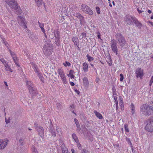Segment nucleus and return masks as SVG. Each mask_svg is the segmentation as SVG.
Listing matches in <instances>:
<instances>
[{
    "instance_id": "f257e3e1",
    "label": "nucleus",
    "mask_w": 153,
    "mask_h": 153,
    "mask_svg": "<svg viewBox=\"0 0 153 153\" xmlns=\"http://www.w3.org/2000/svg\"><path fill=\"white\" fill-rule=\"evenodd\" d=\"M146 104L141 105L140 108L141 113L146 116L153 115V109Z\"/></svg>"
},
{
    "instance_id": "f03ea898",
    "label": "nucleus",
    "mask_w": 153,
    "mask_h": 153,
    "mask_svg": "<svg viewBox=\"0 0 153 153\" xmlns=\"http://www.w3.org/2000/svg\"><path fill=\"white\" fill-rule=\"evenodd\" d=\"M5 2L12 9L17 10L16 12L17 14H21L22 11L20 7H18L17 1L15 0H4Z\"/></svg>"
},
{
    "instance_id": "7ed1b4c3",
    "label": "nucleus",
    "mask_w": 153,
    "mask_h": 153,
    "mask_svg": "<svg viewBox=\"0 0 153 153\" xmlns=\"http://www.w3.org/2000/svg\"><path fill=\"white\" fill-rule=\"evenodd\" d=\"M145 129L150 132H153V117L149 118L146 121Z\"/></svg>"
},
{
    "instance_id": "20e7f679",
    "label": "nucleus",
    "mask_w": 153,
    "mask_h": 153,
    "mask_svg": "<svg viewBox=\"0 0 153 153\" xmlns=\"http://www.w3.org/2000/svg\"><path fill=\"white\" fill-rule=\"evenodd\" d=\"M53 49V47L50 44L45 43L43 47V51L46 56H48L52 53Z\"/></svg>"
},
{
    "instance_id": "39448f33",
    "label": "nucleus",
    "mask_w": 153,
    "mask_h": 153,
    "mask_svg": "<svg viewBox=\"0 0 153 153\" xmlns=\"http://www.w3.org/2000/svg\"><path fill=\"white\" fill-rule=\"evenodd\" d=\"M57 72L64 84L67 83V79L65 73L62 68H60L57 70Z\"/></svg>"
},
{
    "instance_id": "423d86ee",
    "label": "nucleus",
    "mask_w": 153,
    "mask_h": 153,
    "mask_svg": "<svg viewBox=\"0 0 153 153\" xmlns=\"http://www.w3.org/2000/svg\"><path fill=\"white\" fill-rule=\"evenodd\" d=\"M116 38L117 39L120 45L123 47L124 46L126 40L124 37L120 33H117L116 35Z\"/></svg>"
},
{
    "instance_id": "0eeeda50",
    "label": "nucleus",
    "mask_w": 153,
    "mask_h": 153,
    "mask_svg": "<svg viewBox=\"0 0 153 153\" xmlns=\"http://www.w3.org/2000/svg\"><path fill=\"white\" fill-rule=\"evenodd\" d=\"M117 45V43L115 40L114 39L111 40V48L112 51L115 53L116 55H117L118 53V48Z\"/></svg>"
},
{
    "instance_id": "6e6552de",
    "label": "nucleus",
    "mask_w": 153,
    "mask_h": 153,
    "mask_svg": "<svg viewBox=\"0 0 153 153\" xmlns=\"http://www.w3.org/2000/svg\"><path fill=\"white\" fill-rule=\"evenodd\" d=\"M135 74L136 77H139L140 79H142L144 74L143 70L140 68H138L136 69Z\"/></svg>"
},
{
    "instance_id": "1a4fd4ad",
    "label": "nucleus",
    "mask_w": 153,
    "mask_h": 153,
    "mask_svg": "<svg viewBox=\"0 0 153 153\" xmlns=\"http://www.w3.org/2000/svg\"><path fill=\"white\" fill-rule=\"evenodd\" d=\"M10 53L15 64L16 66L19 67L20 65L18 63L19 59L15 53L14 52L11 51L10 50Z\"/></svg>"
},
{
    "instance_id": "9d476101",
    "label": "nucleus",
    "mask_w": 153,
    "mask_h": 153,
    "mask_svg": "<svg viewBox=\"0 0 153 153\" xmlns=\"http://www.w3.org/2000/svg\"><path fill=\"white\" fill-rule=\"evenodd\" d=\"M135 18V17H134L131 15H127L124 18V20L127 22L128 24L132 25Z\"/></svg>"
},
{
    "instance_id": "9b49d317",
    "label": "nucleus",
    "mask_w": 153,
    "mask_h": 153,
    "mask_svg": "<svg viewBox=\"0 0 153 153\" xmlns=\"http://www.w3.org/2000/svg\"><path fill=\"white\" fill-rule=\"evenodd\" d=\"M34 126L35 128L38 132L39 134L42 137L44 136L43 128L42 127L38 126L36 124H35Z\"/></svg>"
},
{
    "instance_id": "f8f14e48",
    "label": "nucleus",
    "mask_w": 153,
    "mask_h": 153,
    "mask_svg": "<svg viewBox=\"0 0 153 153\" xmlns=\"http://www.w3.org/2000/svg\"><path fill=\"white\" fill-rule=\"evenodd\" d=\"M26 85L28 87L29 91L30 94H33L34 91L33 88V84L30 81H27L26 82Z\"/></svg>"
},
{
    "instance_id": "ddd939ff",
    "label": "nucleus",
    "mask_w": 153,
    "mask_h": 153,
    "mask_svg": "<svg viewBox=\"0 0 153 153\" xmlns=\"http://www.w3.org/2000/svg\"><path fill=\"white\" fill-rule=\"evenodd\" d=\"M8 140L7 139H0V149H4L7 145Z\"/></svg>"
},
{
    "instance_id": "4468645a",
    "label": "nucleus",
    "mask_w": 153,
    "mask_h": 153,
    "mask_svg": "<svg viewBox=\"0 0 153 153\" xmlns=\"http://www.w3.org/2000/svg\"><path fill=\"white\" fill-rule=\"evenodd\" d=\"M17 20L20 26L24 25V23L26 22L25 18L21 16H18Z\"/></svg>"
},
{
    "instance_id": "2eb2a0df",
    "label": "nucleus",
    "mask_w": 153,
    "mask_h": 153,
    "mask_svg": "<svg viewBox=\"0 0 153 153\" xmlns=\"http://www.w3.org/2000/svg\"><path fill=\"white\" fill-rule=\"evenodd\" d=\"M72 40L74 44L77 46V47L79 48V40L78 38L76 36L74 37L72 39Z\"/></svg>"
},
{
    "instance_id": "dca6fc26",
    "label": "nucleus",
    "mask_w": 153,
    "mask_h": 153,
    "mask_svg": "<svg viewBox=\"0 0 153 153\" xmlns=\"http://www.w3.org/2000/svg\"><path fill=\"white\" fill-rule=\"evenodd\" d=\"M83 70L84 72H86L88 71V64L87 63L85 62L82 64Z\"/></svg>"
},
{
    "instance_id": "f3484780",
    "label": "nucleus",
    "mask_w": 153,
    "mask_h": 153,
    "mask_svg": "<svg viewBox=\"0 0 153 153\" xmlns=\"http://www.w3.org/2000/svg\"><path fill=\"white\" fill-rule=\"evenodd\" d=\"M83 80L84 85L85 86H88L89 85V82L88 78L86 77H84Z\"/></svg>"
},
{
    "instance_id": "a211bd4d",
    "label": "nucleus",
    "mask_w": 153,
    "mask_h": 153,
    "mask_svg": "<svg viewBox=\"0 0 153 153\" xmlns=\"http://www.w3.org/2000/svg\"><path fill=\"white\" fill-rule=\"evenodd\" d=\"M119 99L120 100V102H119V104L121 107V110H123L124 109V107L123 102L122 100V98L121 96H120L119 97Z\"/></svg>"
},
{
    "instance_id": "6ab92c4d",
    "label": "nucleus",
    "mask_w": 153,
    "mask_h": 153,
    "mask_svg": "<svg viewBox=\"0 0 153 153\" xmlns=\"http://www.w3.org/2000/svg\"><path fill=\"white\" fill-rule=\"evenodd\" d=\"M133 22L137 27H141L142 26L141 23L139 22L135 18Z\"/></svg>"
},
{
    "instance_id": "aec40b11",
    "label": "nucleus",
    "mask_w": 153,
    "mask_h": 153,
    "mask_svg": "<svg viewBox=\"0 0 153 153\" xmlns=\"http://www.w3.org/2000/svg\"><path fill=\"white\" fill-rule=\"evenodd\" d=\"M61 149L62 153H65V152H68V150L67 149L65 145L64 144H62V145Z\"/></svg>"
},
{
    "instance_id": "412c9836",
    "label": "nucleus",
    "mask_w": 153,
    "mask_h": 153,
    "mask_svg": "<svg viewBox=\"0 0 153 153\" xmlns=\"http://www.w3.org/2000/svg\"><path fill=\"white\" fill-rule=\"evenodd\" d=\"M34 1L38 7H40L42 5L43 0H34Z\"/></svg>"
},
{
    "instance_id": "4be33fe9",
    "label": "nucleus",
    "mask_w": 153,
    "mask_h": 153,
    "mask_svg": "<svg viewBox=\"0 0 153 153\" xmlns=\"http://www.w3.org/2000/svg\"><path fill=\"white\" fill-rule=\"evenodd\" d=\"M130 108L132 114H134L135 112V108L134 105L133 103H131L130 106Z\"/></svg>"
},
{
    "instance_id": "5701e85b",
    "label": "nucleus",
    "mask_w": 153,
    "mask_h": 153,
    "mask_svg": "<svg viewBox=\"0 0 153 153\" xmlns=\"http://www.w3.org/2000/svg\"><path fill=\"white\" fill-rule=\"evenodd\" d=\"M4 65L5 67V69L6 71H9L11 72H13V71L11 69L10 66H9L7 63Z\"/></svg>"
},
{
    "instance_id": "b1692460",
    "label": "nucleus",
    "mask_w": 153,
    "mask_h": 153,
    "mask_svg": "<svg viewBox=\"0 0 153 153\" xmlns=\"http://www.w3.org/2000/svg\"><path fill=\"white\" fill-rule=\"evenodd\" d=\"M74 71L72 70H70L69 71V74L68 76L70 77L71 79H74V76L73 75Z\"/></svg>"
},
{
    "instance_id": "393cba45",
    "label": "nucleus",
    "mask_w": 153,
    "mask_h": 153,
    "mask_svg": "<svg viewBox=\"0 0 153 153\" xmlns=\"http://www.w3.org/2000/svg\"><path fill=\"white\" fill-rule=\"evenodd\" d=\"M85 12L89 15H92L93 14V12L92 10L91 9L88 7Z\"/></svg>"
},
{
    "instance_id": "a878e982",
    "label": "nucleus",
    "mask_w": 153,
    "mask_h": 153,
    "mask_svg": "<svg viewBox=\"0 0 153 153\" xmlns=\"http://www.w3.org/2000/svg\"><path fill=\"white\" fill-rule=\"evenodd\" d=\"M31 65L35 72H38V70L37 65L34 63H31Z\"/></svg>"
},
{
    "instance_id": "bb28decb",
    "label": "nucleus",
    "mask_w": 153,
    "mask_h": 153,
    "mask_svg": "<svg viewBox=\"0 0 153 153\" xmlns=\"http://www.w3.org/2000/svg\"><path fill=\"white\" fill-rule=\"evenodd\" d=\"M94 113L96 116L99 119H102V115L99 112L95 111H94Z\"/></svg>"
},
{
    "instance_id": "cd10ccee",
    "label": "nucleus",
    "mask_w": 153,
    "mask_h": 153,
    "mask_svg": "<svg viewBox=\"0 0 153 153\" xmlns=\"http://www.w3.org/2000/svg\"><path fill=\"white\" fill-rule=\"evenodd\" d=\"M88 7V6L85 4H82L81 6V9L85 12Z\"/></svg>"
},
{
    "instance_id": "c85d7f7f",
    "label": "nucleus",
    "mask_w": 153,
    "mask_h": 153,
    "mask_svg": "<svg viewBox=\"0 0 153 153\" xmlns=\"http://www.w3.org/2000/svg\"><path fill=\"white\" fill-rule=\"evenodd\" d=\"M38 23L39 25V27L41 28L42 31L45 33V30L43 27L44 26V24L41 23L39 22H38Z\"/></svg>"
},
{
    "instance_id": "c756f323",
    "label": "nucleus",
    "mask_w": 153,
    "mask_h": 153,
    "mask_svg": "<svg viewBox=\"0 0 153 153\" xmlns=\"http://www.w3.org/2000/svg\"><path fill=\"white\" fill-rule=\"evenodd\" d=\"M72 137L73 139H74V141L76 143H78L79 140L76 135V134H72Z\"/></svg>"
},
{
    "instance_id": "7c9ffc66",
    "label": "nucleus",
    "mask_w": 153,
    "mask_h": 153,
    "mask_svg": "<svg viewBox=\"0 0 153 153\" xmlns=\"http://www.w3.org/2000/svg\"><path fill=\"white\" fill-rule=\"evenodd\" d=\"M86 56L89 62L93 61L94 60V58L88 54L86 55Z\"/></svg>"
},
{
    "instance_id": "2f4dec72",
    "label": "nucleus",
    "mask_w": 153,
    "mask_h": 153,
    "mask_svg": "<svg viewBox=\"0 0 153 153\" xmlns=\"http://www.w3.org/2000/svg\"><path fill=\"white\" fill-rule=\"evenodd\" d=\"M36 73H37L38 76L39 77L41 81H42L43 80V77L42 74L39 72V70H38V72Z\"/></svg>"
},
{
    "instance_id": "473e14b6",
    "label": "nucleus",
    "mask_w": 153,
    "mask_h": 153,
    "mask_svg": "<svg viewBox=\"0 0 153 153\" xmlns=\"http://www.w3.org/2000/svg\"><path fill=\"white\" fill-rule=\"evenodd\" d=\"M124 129L126 132L128 133L129 131V129L128 128V125L127 124H125L124 125Z\"/></svg>"
},
{
    "instance_id": "72a5a7b5",
    "label": "nucleus",
    "mask_w": 153,
    "mask_h": 153,
    "mask_svg": "<svg viewBox=\"0 0 153 153\" xmlns=\"http://www.w3.org/2000/svg\"><path fill=\"white\" fill-rule=\"evenodd\" d=\"M32 151L33 153H38L37 149L35 148L34 146L32 147Z\"/></svg>"
},
{
    "instance_id": "f704fd0d",
    "label": "nucleus",
    "mask_w": 153,
    "mask_h": 153,
    "mask_svg": "<svg viewBox=\"0 0 153 153\" xmlns=\"http://www.w3.org/2000/svg\"><path fill=\"white\" fill-rule=\"evenodd\" d=\"M63 65L65 67L70 66L71 65V64L68 61H65V62L63 63Z\"/></svg>"
},
{
    "instance_id": "c9c22d12",
    "label": "nucleus",
    "mask_w": 153,
    "mask_h": 153,
    "mask_svg": "<svg viewBox=\"0 0 153 153\" xmlns=\"http://www.w3.org/2000/svg\"><path fill=\"white\" fill-rule=\"evenodd\" d=\"M56 131L58 133V134L60 135V134H62V131L61 128L56 127Z\"/></svg>"
},
{
    "instance_id": "e433bc0d",
    "label": "nucleus",
    "mask_w": 153,
    "mask_h": 153,
    "mask_svg": "<svg viewBox=\"0 0 153 153\" xmlns=\"http://www.w3.org/2000/svg\"><path fill=\"white\" fill-rule=\"evenodd\" d=\"M0 60L4 65H6V64L7 63V62L3 58L1 59Z\"/></svg>"
},
{
    "instance_id": "4c0bfd02",
    "label": "nucleus",
    "mask_w": 153,
    "mask_h": 153,
    "mask_svg": "<svg viewBox=\"0 0 153 153\" xmlns=\"http://www.w3.org/2000/svg\"><path fill=\"white\" fill-rule=\"evenodd\" d=\"M96 10L98 14H99L100 13V9L99 7H97L96 8Z\"/></svg>"
},
{
    "instance_id": "58836bf2",
    "label": "nucleus",
    "mask_w": 153,
    "mask_h": 153,
    "mask_svg": "<svg viewBox=\"0 0 153 153\" xmlns=\"http://www.w3.org/2000/svg\"><path fill=\"white\" fill-rule=\"evenodd\" d=\"M77 143V147L79 149L81 150L82 149V147L81 144L79 143V141Z\"/></svg>"
},
{
    "instance_id": "ea45409f",
    "label": "nucleus",
    "mask_w": 153,
    "mask_h": 153,
    "mask_svg": "<svg viewBox=\"0 0 153 153\" xmlns=\"http://www.w3.org/2000/svg\"><path fill=\"white\" fill-rule=\"evenodd\" d=\"M124 79V77L123 75L122 74H120V80L121 82H122L123 81Z\"/></svg>"
},
{
    "instance_id": "a19ab883",
    "label": "nucleus",
    "mask_w": 153,
    "mask_h": 153,
    "mask_svg": "<svg viewBox=\"0 0 153 153\" xmlns=\"http://www.w3.org/2000/svg\"><path fill=\"white\" fill-rule=\"evenodd\" d=\"M114 102L115 103V104H118V101L117 100V97L116 96H114Z\"/></svg>"
},
{
    "instance_id": "79ce46f5",
    "label": "nucleus",
    "mask_w": 153,
    "mask_h": 153,
    "mask_svg": "<svg viewBox=\"0 0 153 153\" xmlns=\"http://www.w3.org/2000/svg\"><path fill=\"white\" fill-rule=\"evenodd\" d=\"M79 16L78 18L80 21H82L83 20L84 17H83L80 14H78Z\"/></svg>"
},
{
    "instance_id": "37998d69",
    "label": "nucleus",
    "mask_w": 153,
    "mask_h": 153,
    "mask_svg": "<svg viewBox=\"0 0 153 153\" xmlns=\"http://www.w3.org/2000/svg\"><path fill=\"white\" fill-rule=\"evenodd\" d=\"M126 141L128 142V143H129V144H130L131 145H132L131 142L129 138L126 137Z\"/></svg>"
},
{
    "instance_id": "c03bdc74",
    "label": "nucleus",
    "mask_w": 153,
    "mask_h": 153,
    "mask_svg": "<svg viewBox=\"0 0 153 153\" xmlns=\"http://www.w3.org/2000/svg\"><path fill=\"white\" fill-rule=\"evenodd\" d=\"M107 63L109 66H111L112 65V61L111 58L109 59V62H107Z\"/></svg>"
},
{
    "instance_id": "a18cd8bd",
    "label": "nucleus",
    "mask_w": 153,
    "mask_h": 153,
    "mask_svg": "<svg viewBox=\"0 0 153 153\" xmlns=\"http://www.w3.org/2000/svg\"><path fill=\"white\" fill-rule=\"evenodd\" d=\"M149 103L150 106L153 108V100L150 101L149 102Z\"/></svg>"
},
{
    "instance_id": "49530a36",
    "label": "nucleus",
    "mask_w": 153,
    "mask_h": 153,
    "mask_svg": "<svg viewBox=\"0 0 153 153\" xmlns=\"http://www.w3.org/2000/svg\"><path fill=\"white\" fill-rule=\"evenodd\" d=\"M81 36H82L81 38H82L83 37L86 36V34L85 33L83 32L81 33Z\"/></svg>"
},
{
    "instance_id": "de8ad7c7",
    "label": "nucleus",
    "mask_w": 153,
    "mask_h": 153,
    "mask_svg": "<svg viewBox=\"0 0 153 153\" xmlns=\"http://www.w3.org/2000/svg\"><path fill=\"white\" fill-rule=\"evenodd\" d=\"M10 118L9 117L7 119L6 118H5V122L7 123H10Z\"/></svg>"
},
{
    "instance_id": "09e8293b",
    "label": "nucleus",
    "mask_w": 153,
    "mask_h": 153,
    "mask_svg": "<svg viewBox=\"0 0 153 153\" xmlns=\"http://www.w3.org/2000/svg\"><path fill=\"white\" fill-rule=\"evenodd\" d=\"M74 121L76 125L78 126V125L79 124V123L78 120L76 118L74 119Z\"/></svg>"
},
{
    "instance_id": "8fccbe9b",
    "label": "nucleus",
    "mask_w": 153,
    "mask_h": 153,
    "mask_svg": "<svg viewBox=\"0 0 153 153\" xmlns=\"http://www.w3.org/2000/svg\"><path fill=\"white\" fill-rule=\"evenodd\" d=\"M88 152V150L85 149H83L82 150V153H87Z\"/></svg>"
},
{
    "instance_id": "3c124183",
    "label": "nucleus",
    "mask_w": 153,
    "mask_h": 153,
    "mask_svg": "<svg viewBox=\"0 0 153 153\" xmlns=\"http://www.w3.org/2000/svg\"><path fill=\"white\" fill-rule=\"evenodd\" d=\"M74 91L76 93L78 94H79L80 93V91L78 90L77 89H74Z\"/></svg>"
},
{
    "instance_id": "603ef678",
    "label": "nucleus",
    "mask_w": 153,
    "mask_h": 153,
    "mask_svg": "<svg viewBox=\"0 0 153 153\" xmlns=\"http://www.w3.org/2000/svg\"><path fill=\"white\" fill-rule=\"evenodd\" d=\"M80 14L79 13H74L73 14L74 16H76V17H77V18L78 17V16H79V15H78V14Z\"/></svg>"
},
{
    "instance_id": "864d4df0",
    "label": "nucleus",
    "mask_w": 153,
    "mask_h": 153,
    "mask_svg": "<svg viewBox=\"0 0 153 153\" xmlns=\"http://www.w3.org/2000/svg\"><path fill=\"white\" fill-rule=\"evenodd\" d=\"M70 83L71 85V86H74L75 84L74 82H70Z\"/></svg>"
},
{
    "instance_id": "5fc2aeb1",
    "label": "nucleus",
    "mask_w": 153,
    "mask_h": 153,
    "mask_svg": "<svg viewBox=\"0 0 153 153\" xmlns=\"http://www.w3.org/2000/svg\"><path fill=\"white\" fill-rule=\"evenodd\" d=\"M19 142H20V144L22 145H23V140L22 139H21L19 140Z\"/></svg>"
},
{
    "instance_id": "6e6d98bb",
    "label": "nucleus",
    "mask_w": 153,
    "mask_h": 153,
    "mask_svg": "<svg viewBox=\"0 0 153 153\" xmlns=\"http://www.w3.org/2000/svg\"><path fill=\"white\" fill-rule=\"evenodd\" d=\"M25 23H26V22H25L24 23V25H21V26H24L25 28H27V27L25 24Z\"/></svg>"
},
{
    "instance_id": "4d7b16f0",
    "label": "nucleus",
    "mask_w": 153,
    "mask_h": 153,
    "mask_svg": "<svg viewBox=\"0 0 153 153\" xmlns=\"http://www.w3.org/2000/svg\"><path fill=\"white\" fill-rule=\"evenodd\" d=\"M100 33H99L97 34V37L98 39H100Z\"/></svg>"
},
{
    "instance_id": "13d9d810",
    "label": "nucleus",
    "mask_w": 153,
    "mask_h": 153,
    "mask_svg": "<svg viewBox=\"0 0 153 153\" xmlns=\"http://www.w3.org/2000/svg\"><path fill=\"white\" fill-rule=\"evenodd\" d=\"M116 110L117 111V110L118 109V108H119L118 104H116Z\"/></svg>"
},
{
    "instance_id": "bf43d9fd",
    "label": "nucleus",
    "mask_w": 153,
    "mask_h": 153,
    "mask_svg": "<svg viewBox=\"0 0 153 153\" xmlns=\"http://www.w3.org/2000/svg\"><path fill=\"white\" fill-rule=\"evenodd\" d=\"M70 107H71V108H74V104H72L71 105H70Z\"/></svg>"
},
{
    "instance_id": "052dcab7",
    "label": "nucleus",
    "mask_w": 153,
    "mask_h": 153,
    "mask_svg": "<svg viewBox=\"0 0 153 153\" xmlns=\"http://www.w3.org/2000/svg\"><path fill=\"white\" fill-rule=\"evenodd\" d=\"M99 80H100V79H99V78H97L96 79V82H98L99 81Z\"/></svg>"
},
{
    "instance_id": "680f3d73",
    "label": "nucleus",
    "mask_w": 153,
    "mask_h": 153,
    "mask_svg": "<svg viewBox=\"0 0 153 153\" xmlns=\"http://www.w3.org/2000/svg\"><path fill=\"white\" fill-rule=\"evenodd\" d=\"M4 83L5 84V85L6 86V87H7L8 86V85H7V83L6 82L4 81Z\"/></svg>"
},
{
    "instance_id": "e2e57ef3",
    "label": "nucleus",
    "mask_w": 153,
    "mask_h": 153,
    "mask_svg": "<svg viewBox=\"0 0 153 153\" xmlns=\"http://www.w3.org/2000/svg\"><path fill=\"white\" fill-rule=\"evenodd\" d=\"M71 152H72V153H74L75 150H74V149H71Z\"/></svg>"
},
{
    "instance_id": "0e129e2a",
    "label": "nucleus",
    "mask_w": 153,
    "mask_h": 153,
    "mask_svg": "<svg viewBox=\"0 0 153 153\" xmlns=\"http://www.w3.org/2000/svg\"><path fill=\"white\" fill-rule=\"evenodd\" d=\"M77 126H76L77 128H78L79 130H80V125H79V124Z\"/></svg>"
},
{
    "instance_id": "69168bd1",
    "label": "nucleus",
    "mask_w": 153,
    "mask_h": 153,
    "mask_svg": "<svg viewBox=\"0 0 153 153\" xmlns=\"http://www.w3.org/2000/svg\"><path fill=\"white\" fill-rule=\"evenodd\" d=\"M148 12L150 14L152 13V11L151 10H148Z\"/></svg>"
},
{
    "instance_id": "338daca9",
    "label": "nucleus",
    "mask_w": 153,
    "mask_h": 153,
    "mask_svg": "<svg viewBox=\"0 0 153 153\" xmlns=\"http://www.w3.org/2000/svg\"><path fill=\"white\" fill-rule=\"evenodd\" d=\"M61 105V104L59 103H58L57 104V107L60 106Z\"/></svg>"
},
{
    "instance_id": "774afa93",
    "label": "nucleus",
    "mask_w": 153,
    "mask_h": 153,
    "mask_svg": "<svg viewBox=\"0 0 153 153\" xmlns=\"http://www.w3.org/2000/svg\"><path fill=\"white\" fill-rule=\"evenodd\" d=\"M149 22L152 26H153V22Z\"/></svg>"
}]
</instances>
